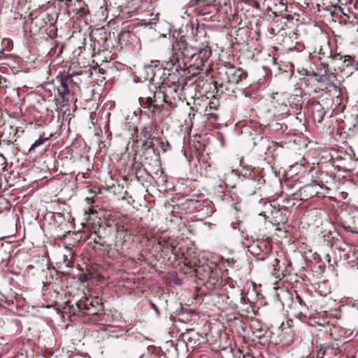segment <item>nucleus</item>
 I'll list each match as a JSON object with an SVG mask.
<instances>
[{
  "mask_svg": "<svg viewBox=\"0 0 358 358\" xmlns=\"http://www.w3.org/2000/svg\"><path fill=\"white\" fill-rule=\"evenodd\" d=\"M160 144L161 145H169V143L167 142H162Z\"/></svg>",
  "mask_w": 358,
  "mask_h": 358,
  "instance_id": "nucleus-24",
  "label": "nucleus"
},
{
  "mask_svg": "<svg viewBox=\"0 0 358 358\" xmlns=\"http://www.w3.org/2000/svg\"><path fill=\"white\" fill-rule=\"evenodd\" d=\"M254 7L257 9V10H259L260 9V3L257 1H255L254 2Z\"/></svg>",
  "mask_w": 358,
  "mask_h": 358,
  "instance_id": "nucleus-17",
  "label": "nucleus"
},
{
  "mask_svg": "<svg viewBox=\"0 0 358 358\" xmlns=\"http://www.w3.org/2000/svg\"><path fill=\"white\" fill-rule=\"evenodd\" d=\"M321 189H329L322 182H317L313 181L312 183L304 185L299 189V196H301V199L306 200L310 197L319 196Z\"/></svg>",
  "mask_w": 358,
  "mask_h": 358,
  "instance_id": "nucleus-3",
  "label": "nucleus"
},
{
  "mask_svg": "<svg viewBox=\"0 0 358 358\" xmlns=\"http://www.w3.org/2000/svg\"><path fill=\"white\" fill-rule=\"evenodd\" d=\"M350 303L352 304V307H355L357 309H358V300H355L353 301H350Z\"/></svg>",
  "mask_w": 358,
  "mask_h": 358,
  "instance_id": "nucleus-16",
  "label": "nucleus"
},
{
  "mask_svg": "<svg viewBox=\"0 0 358 358\" xmlns=\"http://www.w3.org/2000/svg\"><path fill=\"white\" fill-rule=\"evenodd\" d=\"M140 102L145 103L147 105V108L153 112L155 109L161 110L162 107L163 106V103H168L164 93L161 91L155 92L153 96L141 97Z\"/></svg>",
  "mask_w": 358,
  "mask_h": 358,
  "instance_id": "nucleus-2",
  "label": "nucleus"
},
{
  "mask_svg": "<svg viewBox=\"0 0 358 358\" xmlns=\"http://www.w3.org/2000/svg\"><path fill=\"white\" fill-rule=\"evenodd\" d=\"M357 62H358V61H357Z\"/></svg>",
  "mask_w": 358,
  "mask_h": 358,
  "instance_id": "nucleus-26",
  "label": "nucleus"
},
{
  "mask_svg": "<svg viewBox=\"0 0 358 358\" xmlns=\"http://www.w3.org/2000/svg\"><path fill=\"white\" fill-rule=\"evenodd\" d=\"M187 265L191 268V269H193L194 271L195 272H197V269L196 268V264L195 263H192L190 262H189Z\"/></svg>",
  "mask_w": 358,
  "mask_h": 358,
  "instance_id": "nucleus-15",
  "label": "nucleus"
},
{
  "mask_svg": "<svg viewBox=\"0 0 358 358\" xmlns=\"http://www.w3.org/2000/svg\"><path fill=\"white\" fill-rule=\"evenodd\" d=\"M248 250L252 254L255 255H258L261 252L262 249L257 243H254L248 247Z\"/></svg>",
  "mask_w": 358,
  "mask_h": 358,
  "instance_id": "nucleus-9",
  "label": "nucleus"
},
{
  "mask_svg": "<svg viewBox=\"0 0 358 358\" xmlns=\"http://www.w3.org/2000/svg\"><path fill=\"white\" fill-rule=\"evenodd\" d=\"M344 63H346V66H352L355 70H358V62H353L352 58L349 55L345 56V59L343 61Z\"/></svg>",
  "mask_w": 358,
  "mask_h": 358,
  "instance_id": "nucleus-10",
  "label": "nucleus"
},
{
  "mask_svg": "<svg viewBox=\"0 0 358 358\" xmlns=\"http://www.w3.org/2000/svg\"><path fill=\"white\" fill-rule=\"evenodd\" d=\"M196 3L198 6L202 7L199 11L201 15H207L212 13V10L209 9V8L212 6L210 2L206 0H196Z\"/></svg>",
  "mask_w": 358,
  "mask_h": 358,
  "instance_id": "nucleus-6",
  "label": "nucleus"
},
{
  "mask_svg": "<svg viewBox=\"0 0 358 358\" xmlns=\"http://www.w3.org/2000/svg\"><path fill=\"white\" fill-rule=\"evenodd\" d=\"M66 267H72V266L69 265V263H66Z\"/></svg>",
  "mask_w": 358,
  "mask_h": 358,
  "instance_id": "nucleus-25",
  "label": "nucleus"
},
{
  "mask_svg": "<svg viewBox=\"0 0 358 358\" xmlns=\"http://www.w3.org/2000/svg\"><path fill=\"white\" fill-rule=\"evenodd\" d=\"M173 48H178L180 52V54L187 59L193 58L192 55H191V48H189V45L185 43V40H182L181 38L179 41L176 43V44L173 45Z\"/></svg>",
  "mask_w": 358,
  "mask_h": 358,
  "instance_id": "nucleus-5",
  "label": "nucleus"
},
{
  "mask_svg": "<svg viewBox=\"0 0 358 358\" xmlns=\"http://www.w3.org/2000/svg\"><path fill=\"white\" fill-rule=\"evenodd\" d=\"M189 48H191V55H192L193 57L196 55L199 56L200 48L189 45Z\"/></svg>",
  "mask_w": 358,
  "mask_h": 358,
  "instance_id": "nucleus-13",
  "label": "nucleus"
},
{
  "mask_svg": "<svg viewBox=\"0 0 358 358\" xmlns=\"http://www.w3.org/2000/svg\"><path fill=\"white\" fill-rule=\"evenodd\" d=\"M7 166V160L6 157L0 154V171H4Z\"/></svg>",
  "mask_w": 358,
  "mask_h": 358,
  "instance_id": "nucleus-12",
  "label": "nucleus"
},
{
  "mask_svg": "<svg viewBox=\"0 0 358 358\" xmlns=\"http://www.w3.org/2000/svg\"><path fill=\"white\" fill-rule=\"evenodd\" d=\"M57 81L59 85L57 87V95L55 97V100L60 106L64 107L69 104V94L70 90L69 88V81L70 78L69 76L62 75L57 77Z\"/></svg>",
  "mask_w": 358,
  "mask_h": 358,
  "instance_id": "nucleus-1",
  "label": "nucleus"
},
{
  "mask_svg": "<svg viewBox=\"0 0 358 358\" xmlns=\"http://www.w3.org/2000/svg\"><path fill=\"white\" fill-rule=\"evenodd\" d=\"M216 268L217 267V265H214L213 267L210 268V274L213 275V268Z\"/></svg>",
  "mask_w": 358,
  "mask_h": 358,
  "instance_id": "nucleus-23",
  "label": "nucleus"
},
{
  "mask_svg": "<svg viewBox=\"0 0 358 358\" xmlns=\"http://www.w3.org/2000/svg\"><path fill=\"white\" fill-rule=\"evenodd\" d=\"M217 106H218V105H217V103H210V108H214V109H216Z\"/></svg>",
  "mask_w": 358,
  "mask_h": 358,
  "instance_id": "nucleus-18",
  "label": "nucleus"
},
{
  "mask_svg": "<svg viewBox=\"0 0 358 358\" xmlns=\"http://www.w3.org/2000/svg\"><path fill=\"white\" fill-rule=\"evenodd\" d=\"M167 248L173 252L174 249H175V245H173V244H170L167 246Z\"/></svg>",
  "mask_w": 358,
  "mask_h": 358,
  "instance_id": "nucleus-19",
  "label": "nucleus"
},
{
  "mask_svg": "<svg viewBox=\"0 0 358 358\" xmlns=\"http://www.w3.org/2000/svg\"><path fill=\"white\" fill-rule=\"evenodd\" d=\"M296 301H298V303H299L300 305H301L302 299H301L299 296H296Z\"/></svg>",
  "mask_w": 358,
  "mask_h": 358,
  "instance_id": "nucleus-21",
  "label": "nucleus"
},
{
  "mask_svg": "<svg viewBox=\"0 0 358 358\" xmlns=\"http://www.w3.org/2000/svg\"><path fill=\"white\" fill-rule=\"evenodd\" d=\"M90 300L92 301V302H93V303H94L93 305L95 308L97 306H99L101 303V300L99 297H95L94 299H92Z\"/></svg>",
  "mask_w": 358,
  "mask_h": 358,
  "instance_id": "nucleus-14",
  "label": "nucleus"
},
{
  "mask_svg": "<svg viewBox=\"0 0 358 358\" xmlns=\"http://www.w3.org/2000/svg\"><path fill=\"white\" fill-rule=\"evenodd\" d=\"M46 141H47V138H38V140H36V141H35V142L31 145V147H30V148L29 149V152H31L34 151V150H35L37 147H38V146H40V145H43V144Z\"/></svg>",
  "mask_w": 358,
  "mask_h": 358,
  "instance_id": "nucleus-11",
  "label": "nucleus"
},
{
  "mask_svg": "<svg viewBox=\"0 0 358 358\" xmlns=\"http://www.w3.org/2000/svg\"><path fill=\"white\" fill-rule=\"evenodd\" d=\"M180 62V55L178 52H176L173 54V57L169 62H167V66H169L170 67L174 66L176 63H178V65L176 68L180 67V65L179 64Z\"/></svg>",
  "mask_w": 358,
  "mask_h": 358,
  "instance_id": "nucleus-8",
  "label": "nucleus"
},
{
  "mask_svg": "<svg viewBox=\"0 0 358 358\" xmlns=\"http://www.w3.org/2000/svg\"><path fill=\"white\" fill-rule=\"evenodd\" d=\"M211 115H212L211 117H212L213 120L210 119V120L212 121V122L216 120L217 116L215 115H213V114H211Z\"/></svg>",
  "mask_w": 358,
  "mask_h": 358,
  "instance_id": "nucleus-22",
  "label": "nucleus"
},
{
  "mask_svg": "<svg viewBox=\"0 0 358 358\" xmlns=\"http://www.w3.org/2000/svg\"><path fill=\"white\" fill-rule=\"evenodd\" d=\"M211 50L208 47L200 48L199 56V57L201 59V63L203 64L206 59L210 56Z\"/></svg>",
  "mask_w": 358,
  "mask_h": 358,
  "instance_id": "nucleus-7",
  "label": "nucleus"
},
{
  "mask_svg": "<svg viewBox=\"0 0 358 358\" xmlns=\"http://www.w3.org/2000/svg\"><path fill=\"white\" fill-rule=\"evenodd\" d=\"M151 306L157 313V314H159V310L157 309V306L155 304H154L153 303H151Z\"/></svg>",
  "mask_w": 358,
  "mask_h": 358,
  "instance_id": "nucleus-20",
  "label": "nucleus"
},
{
  "mask_svg": "<svg viewBox=\"0 0 358 358\" xmlns=\"http://www.w3.org/2000/svg\"><path fill=\"white\" fill-rule=\"evenodd\" d=\"M93 304V302L87 296H84L76 303L79 310L87 315H94L96 313L97 310L95 309Z\"/></svg>",
  "mask_w": 358,
  "mask_h": 358,
  "instance_id": "nucleus-4",
  "label": "nucleus"
}]
</instances>
